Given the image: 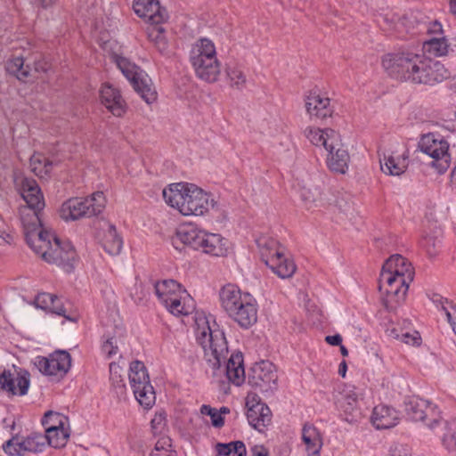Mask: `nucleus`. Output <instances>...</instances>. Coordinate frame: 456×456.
<instances>
[{"label":"nucleus","instance_id":"f257e3e1","mask_svg":"<svg viewBox=\"0 0 456 456\" xmlns=\"http://www.w3.org/2000/svg\"><path fill=\"white\" fill-rule=\"evenodd\" d=\"M382 66L391 77L414 84L434 86L450 76L440 61L408 51L385 54Z\"/></svg>","mask_w":456,"mask_h":456},{"label":"nucleus","instance_id":"cd10ccee","mask_svg":"<svg viewBox=\"0 0 456 456\" xmlns=\"http://www.w3.org/2000/svg\"><path fill=\"white\" fill-rule=\"evenodd\" d=\"M348 162L349 154L342 146L338 135L337 143L334 144V149L327 151V164L332 171L345 174L348 168Z\"/></svg>","mask_w":456,"mask_h":456},{"label":"nucleus","instance_id":"f03ea898","mask_svg":"<svg viewBox=\"0 0 456 456\" xmlns=\"http://www.w3.org/2000/svg\"><path fill=\"white\" fill-rule=\"evenodd\" d=\"M197 341L204 351L205 360L214 370H218L222 362L225 364L227 379L235 386H240L245 380L243 355L240 352L231 354L227 359L228 344L224 333L219 329H211L208 325L197 333Z\"/></svg>","mask_w":456,"mask_h":456},{"label":"nucleus","instance_id":"6e6d98bb","mask_svg":"<svg viewBox=\"0 0 456 456\" xmlns=\"http://www.w3.org/2000/svg\"><path fill=\"white\" fill-rule=\"evenodd\" d=\"M103 352L108 355V357H111L118 352V346L115 345L113 338L107 339L102 345Z\"/></svg>","mask_w":456,"mask_h":456},{"label":"nucleus","instance_id":"9b49d317","mask_svg":"<svg viewBox=\"0 0 456 456\" xmlns=\"http://www.w3.org/2000/svg\"><path fill=\"white\" fill-rule=\"evenodd\" d=\"M21 221L27 244L36 254L43 257V254L49 252L53 247V238L56 237L42 229L41 217L36 215L30 217L22 216Z\"/></svg>","mask_w":456,"mask_h":456},{"label":"nucleus","instance_id":"39448f33","mask_svg":"<svg viewBox=\"0 0 456 456\" xmlns=\"http://www.w3.org/2000/svg\"><path fill=\"white\" fill-rule=\"evenodd\" d=\"M219 300L230 319L241 329L248 330L257 321V305L249 293H243L234 284H226L219 290Z\"/></svg>","mask_w":456,"mask_h":456},{"label":"nucleus","instance_id":"2eb2a0df","mask_svg":"<svg viewBox=\"0 0 456 456\" xmlns=\"http://www.w3.org/2000/svg\"><path fill=\"white\" fill-rule=\"evenodd\" d=\"M381 171L387 175L400 176L409 165V151L405 146L397 143L396 145L379 151Z\"/></svg>","mask_w":456,"mask_h":456},{"label":"nucleus","instance_id":"7c9ffc66","mask_svg":"<svg viewBox=\"0 0 456 456\" xmlns=\"http://www.w3.org/2000/svg\"><path fill=\"white\" fill-rule=\"evenodd\" d=\"M216 57V46L214 43L206 37L197 40L190 51V61H194L198 58L200 61Z\"/></svg>","mask_w":456,"mask_h":456},{"label":"nucleus","instance_id":"20e7f679","mask_svg":"<svg viewBox=\"0 0 456 456\" xmlns=\"http://www.w3.org/2000/svg\"><path fill=\"white\" fill-rule=\"evenodd\" d=\"M163 197L183 216H203L214 206L213 197L193 183L170 184L163 190Z\"/></svg>","mask_w":456,"mask_h":456},{"label":"nucleus","instance_id":"e433bc0d","mask_svg":"<svg viewBox=\"0 0 456 456\" xmlns=\"http://www.w3.org/2000/svg\"><path fill=\"white\" fill-rule=\"evenodd\" d=\"M450 45L444 37H434L423 44V50L426 53L435 57L444 56L448 53Z\"/></svg>","mask_w":456,"mask_h":456},{"label":"nucleus","instance_id":"49530a36","mask_svg":"<svg viewBox=\"0 0 456 456\" xmlns=\"http://www.w3.org/2000/svg\"><path fill=\"white\" fill-rule=\"evenodd\" d=\"M200 412L203 415H208L211 418L212 425L215 428H221L224 424V418L221 416V414L216 411V409L212 408L209 405L203 404L200 407Z\"/></svg>","mask_w":456,"mask_h":456},{"label":"nucleus","instance_id":"aec40b11","mask_svg":"<svg viewBox=\"0 0 456 456\" xmlns=\"http://www.w3.org/2000/svg\"><path fill=\"white\" fill-rule=\"evenodd\" d=\"M29 373L25 370H4L0 373V390L12 395H25L29 387Z\"/></svg>","mask_w":456,"mask_h":456},{"label":"nucleus","instance_id":"603ef678","mask_svg":"<svg viewBox=\"0 0 456 456\" xmlns=\"http://www.w3.org/2000/svg\"><path fill=\"white\" fill-rule=\"evenodd\" d=\"M444 312L456 335V305L450 301Z\"/></svg>","mask_w":456,"mask_h":456},{"label":"nucleus","instance_id":"bb28decb","mask_svg":"<svg viewBox=\"0 0 456 456\" xmlns=\"http://www.w3.org/2000/svg\"><path fill=\"white\" fill-rule=\"evenodd\" d=\"M305 108L311 117L320 119L330 117L333 113V107L330 105V98L321 96L320 94L308 96Z\"/></svg>","mask_w":456,"mask_h":456},{"label":"nucleus","instance_id":"a19ab883","mask_svg":"<svg viewBox=\"0 0 456 456\" xmlns=\"http://www.w3.org/2000/svg\"><path fill=\"white\" fill-rule=\"evenodd\" d=\"M123 369L116 362L110 364V379L117 394L123 395L126 391L125 381L122 377Z\"/></svg>","mask_w":456,"mask_h":456},{"label":"nucleus","instance_id":"13d9d810","mask_svg":"<svg viewBox=\"0 0 456 456\" xmlns=\"http://www.w3.org/2000/svg\"><path fill=\"white\" fill-rule=\"evenodd\" d=\"M432 301L436 305V306L441 309L442 311H444V308H446L450 302L447 298L442 297L439 294H435L432 297Z\"/></svg>","mask_w":456,"mask_h":456},{"label":"nucleus","instance_id":"ddd939ff","mask_svg":"<svg viewBox=\"0 0 456 456\" xmlns=\"http://www.w3.org/2000/svg\"><path fill=\"white\" fill-rule=\"evenodd\" d=\"M418 148L437 162L440 171L449 167L451 155L448 142L439 134L428 133L421 136Z\"/></svg>","mask_w":456,"mask_h":456},{"label":"nucleus","instance_id":"09e8293b","mask_svg":"<svg viewBox=\"0 0 456 456\" xmlns=\"http://www.w3.org/2000/svg\"><path fill=\"white\" fill-rule=\"evenodd\" d=\"M55 297V295L50 294V293H39L34 301V304L37 308H40L42 310L48 311L49 307L53 306V298Z\"/></svg>","mask_w":456,"mask_h":456},{"label":"nucleus","instance_id":"a211bd4d","mask_svg":"<svg viewBox=\"0 0 456 456\" xmlns=\"http://www.w3.org/2000/svg\"><path fill=\"white\" fill-rule=\"evenodd\" d=\"M262 248L261 257L265 264L281 279H285V256L283 248L277 247L276 241L261 239L257 240Z\"/></svg>","mask_w":456,"mask_h":456},{"label":"nucleus","instance_id":"473e14b6","mask_svg":"<svg viewBox=\"0 0 456 456\" xmlns=\"http://www.w3.org/2000/svg\"><path fill=\"white\" fill-rule=\"evenodd\" d=\"M102 246L111 256L118 255L122 249L123 240L117 232L115 225L110 224L105 232Z\"/></svg>","mask_w":456,"mask_h":456},{"label":"nucleus","instance_id":"1a4fd4ad","mask_svg":"<svg viewBox=\"0 0 456 456\" xmlns=\"http://www.w3.org/2000/svg\"><path fill=\"white\" fill-rule=\"evenodd\" d=\"M248 384L253 394H262L265 397L272 396L278 389V375L275 365L269 361L256 362L248 376Z\"/></svg>","mask_w":456,"mask_h":456},{"label":"nucleus","instance_id":"6ab92c4d","mask_svg":"<svg viewBox=\"0 0 456 456\" xmlns=\"http://www.w3.org/2000/svg\"><path fill=\"white\" fill-rule=\"evenodd\" d=\"M45 446V437L42 434L33 433L20 440L12 437L3 446L4 452L10 455H23L25 452H40Z\"/></svg>","mask_w":456,"mask_h":456},{"label":"nucleus","instance_id":"8fccbe9b","mask_svg":"<svg viewBox=\"0 0 456 456\" xmlns=\"http://www.w3.org/2000/svg\"><path fill=\"white\" fill-rule=\"evenodd\" d=\"M62 419L63 416L60 413L49 411L45 413L42 419V425L45 427V430L53 424L62 426Z\"/></svg>","mask_w":456,"mask_h":456},{"label":"nucleus","instance_id":"4d7b16f0","mask_svg":"<svg viewBox=\"0 0 456 456\" xmlns=\"http://www.w3.org/2000/svg\"><path fill=\"white\" fill-rule=\"evenodd\" d=\"M30 3L37 8L49 9L53 7L58 0H29Z\"/></svg>","mask_w":456,"mask_h":456},{"label":"nucleus","instance_id":"58836bf2","mask_svg":"<svg viewBox=\"0 0 456 456\" xmlns=\"http://www.w3.org/2000/svg\"><path fill=\"white\" fill-rule=\"evenodd\" d=\"M442 444L448 451L456 450V419L444 422Z\"/></svg>","mask_w":456,"mask_h":456},{"label":"nucleus","instance_id":"e2e57ef3","mask_svg":"<svg viewBox=\"0 0 456 456\" xmlns=\"http://www.w3.org/2000/svg\"><path fill=\"white\" fill-rule=\"evenodd\" d=\"M34 68L36 71H43L45 72L49 66L45 61H35L34 62Z\"/></svg>","mask_w":456,"mask_h":456},{"label":"nucleus","instance_id":"9d476101","mask_svg":"<svg viewBox=\"0 0 456 456\" xmlns=\"http://www.w3.org/2000/svg\"><path fill=\"white\" fill-rule=\"evenodd\" d=\"M129 381L139 403L145 408L151 407L155 402V392L143 362L140 361L131 362Z\"/></svg>","mask_w":456,"mask_h":456},{"label":"nucleus","instance_id":"393cba45","mask_svg":"<svg viewBox=\"0 0 456 456\" xmlns=\"http://www.w3.org/2000/svg\"><path fill=\"white\" fill-rule=\"evenodd\" d=\"M194 72L200 79L213 83L216 82L220 75L221 67L217 57L200 61L198 58L194 61H190Z\"/></svg>","mask_w":456,"mask_h":456},{"label":"nucleus","instance_id":"a878e982","mask_svg":"<svg viewBox=\"0 0 456 456\" xmlns=\"http://www.w3.org/2000/svg\"><path fill=\"white\" fill-rule=\"evenodd\" d=\"M399 421L398 411L385 404L374 407L371 415V422L377 429H386L395 427Z\"/></svg>","mask_w":456,"mask_h":456},{"label":"nucleus","instance_id":"0e129e2a","mask_svg":"<svg viewBox=\"0 0 456 456\" xmlns=\"http://www.w3.org/2000/svg\"><path fill=\"white\" fill-rule=\"evenodd\" d=\"M387 336L392 338H395V339H397V340H400L401 339V334L402 332L399 331L397 329L395 328H388L387 330Z\"/></svg>","mask_w":456,"mask_h":456},{"label":"nucleus","instance_id":"864d4df0","mask_svg":"<svg viewBox=\"0 0 456 456\" xmlns=\"http://www.w3.org/2000/svg\"><path fill=\"white\" fill-rule=\"evenodd\" d=\"M391 456H411L410 448L405 444H396L390 447Z\"/></svg>","mask_w":456,"mask_h":456},{"label":"nucleus","instance_id":"c9c22d12","mask_svg":"<svg viewBox=\"0 0 456 456\" xmlns=\"http://www.w3.org/2000/svg\"><path fill=\"white\" fill-rule=\"evenodd\" d=\"M6 70L19 80H24L29 76L31 68L28 63L25 64L24 57L17 56L7 61Z\"/></svg>","mask_w":456,"mask_h":456},{"label":"nucleus","instance_id":"4c0bfd02","mask_svg":"<svg viewBox=\"0 0 456 456\" xmlns=\"http://www.w3.org/2000/svg\"><path fill=\"white\" fill-rule=\"evenodd\" d=\"M216 456H246L247 454L246 446L241 441L218 443L216 445Z\"/></svg>","mask_w":456,"mask_h":456},{"label":"nucleus","instance_id":"de8ad7c7","mask_svg":"<svg viewBox=\"0 0 456 456\" xmlns=\"http://www.w3.org/2000/svg\"><path fill=\"white\" fill-rule=\"evenodd\" d=\"M421 247L424 248L428 255L434 256L436 253V249L440 247L441 240L435 236L426 235L421 240Z\"/></svg>","mask_w":456,"mask_h":456},{"label":"nucleus","instance_id":"37998d69","mask_svg":"<svg viewBox=\"0 0 456 456\" xmlns=\"http://www.w3.org/2000/svg\"><path fill=\"white\" fill-rule=\"evenodd\" d=\"M150 456H176L175 452L171 449L170 438L162 437L158 440Z\"/></svg>","mask_w":456,"mask_h":456},{"label":"nucleus","instance_id":"6e6552de","mask_svg":"<svg viewBox=\"0 0 456 456\" xmlns=\"http://www.w3.org/2000/svg\"><path fill=\"white\" fill-rule=\"evenodd\" d=\"M105 203L102 191L94 192L86 198L69 199L62 204L60 216L65 221H76L84 217L94 216L102 212Z\"/></svg>","mask_w":456,"mask_h":456},{"label":"nucleus","instance_id":"423d86ee","mask_svg":"<svg viewBox=\"0 0 456 456\" xmlns=\"http://www.w3.org/2000/svg\"><path fill=\"white\" fill-rule=\"evenodd\" d=\"M227 241L216 233H208L196 225H182L172 238L173 246L181 250L180 244L190 246L194 249H202L206 254L215 256H224L227 252Z\"/></svg>","mask_w":456,"mask_h":456},{"label":"nucleus","instance_id":"052dcab7","mask_svg":"<svg viewBox=\"0 0 456 456\" xmlns=\"http://www.w3.org/2000/svg\"><path fill=\"white\" fill-rule=\"evenodd\" d=\"M305 284H306L305 280L302 279L299 282V287L297 289H298V299L302 300L304 302H306L307 297H308V295L305 291Z\"/></svg>","mask_w":456,"mask_h":456},{"label":"nucleus","instance_id":"5701e85b","mask_svg":"<svg viewBox=\"0 0 456 456\" xmlns=\"http://www.w3.org/2000/svg\"><path fill=\"white\" fill-rule=\"evenodd\" d=\"M21 197L28 204L32 216L40 217V213L45 208V200L40 188L35 180L24 179L21 187Z\"/></svg>","mask_w":456,"mask_h":456},{"label":"nucleus","instance_id":"c03bdc74","mask_svg":"<svg viewBox=\"0 0 456 456\" xmlns=\"http://www.w3.org/2000/svg\"><path fill=\"white\" fill-rule=\"evenodd\" d=\"M297 186L300 191V196L305 203H314L321 200L322 193L318 187H305V185L301 186L300 183Z\"/></svg>","mask_w":456,"mask_h":456},{"label":"nucleus","instance_id":"2f4dec72","mask_svg":"<svg viewBox=\"0 0 456 456\" xmlns=\"http://www.w3.org/2000/svg\"><path fill=\"white\" fill-rule=\"evenodd\" d=\"M302 439L306 446L308 456H319L322 442L318 430L311 425H305Z\"/></svg>","mask_w":456,"mask_h":456},{"label":"nucleus","instance_id":"72a5a7b5","mask_svg":"<svg viewBox=\"0 0 456 456\" xmlns=\"http://www.w3.org/2000/svg\"><path fill=\"white\" fill-rule=\"evenodd\" d=\"M45 444H48L52 447L60 448L65 445L68 434L65 432L62 426H58L55 424L51 425L45 430Z\"/></svg>","mask_w":456,"mask_h":456},{"label":"nucleus","instance_id":"bf43d9fd","mask_svg":"<svg viewBox=\"0 0 456 456\" xmlns=\"http://www.w3.org/2000/svg\"><path fill=\"white\" fill-rule=\"evenodd\" d=\"M250 452L251 456H268L267 450L263 445H254Z\"/></svg>","mask_w":456,"mask_h":456},{"label":"nucleus","instance_id":"680f3d73","mask_svg":"<svg viewBox=\"0 0 456 456\" xmlns=\"http://www.w3.org/2000/svg\"><path fill=\"white\" fill-rule=\"evenodd\" d=\"M325 340L331 346H340L342 343V337L339 334L327 336Z\"/></svg>","mask_w":456,"mask_h":456},{"label":"nucleus","instance_id":"69168bd1","mask_svg":"<svg viewBox=\"0 0 456 456\" xmlns=\"http://www.w3.org/2000/svg\"><path fill=\"white\" fill-rule=\"evenodd\" d=\"M286 268H287V273H289V274H287V278L290 277L293 273H295L296 270H297V266H296L294 261L293 260L289 261L288 257H287Z\"/></svg>","mask_w":456,"mask_h":456},{"label":"nucleus","instance_id":"774afa93","mask_svg":"<svg viewBox=\"0 0 456 456\" xmlns=\"http://www.w3.org/2000/svg\"><path fill=\"white\" fill-rule=\"evenodd\" d=\"M346 369H347V367H346V362L345 361L341 362L339 364V367H338L339 375H341L342 377H345Z\"/></svg>","mask_w":456,"mask_h":456},{"label":"nucleus","instance_id":"c756f323","mask_svg":"<svg viewBox=\"0 0 456 456\" xmlns=\"http://www.w3.org/2000/svg\"><path fill=\"white\" fill-rule=\"evenodd\" d=\"M338 407L343 411L346 417L345 419L349 422H356L361 417V411L358 407L357 395L354 392L349 391L341 395L338 399Z\"/></svg>","mask_w":456,"mask_h":456},{"label":"nucleus","instance_id":"4be33fe9","mask_svg":"<svg viewBox=\"0 0 456 456\" xmlns=\"http://www.w3.org/2000/svg\"><path fill=\"white\" fill-rule=\"evenodd\" d=\"M305 137L314 146L322 147L326 151L334 149L338 134L330 128L321 129L314 126H307L304 130Z\"/></svg>","mask_w":456,"mask_h":456},{"label":"nucleus","instance_id":"c85d7f7f","mask_svg":"<svg viewBox=\"0 0 456 456\" xmlns=\"http://www.w3.org/2000/svg\"><path fill=\"white\" fill-rule=\"evenodd\" d=\"M154 289L156 296L162 304L168 303L170 297H175L178 294H184L185 297H189L186 290L183 289L181 284L175 280L157 281Z\"/></svg>","mask_w":456,"mask_h":456},{"label":"nucleus","instance_id":"0eeeda50","mask_svg":"<svg viewBox=\"0 0 456 456\" xmlns=\"http://www.w3.org/2000/svg\"><path fill=\"white\" fill-rule=\"evenodd\" d=\"M112 58L141 98L148 104L154 102L157 100V92L149 75L123 56L115 54Z\"/></svg>","mask_w":456,"mask_h":456},{"label":"nucleus","instance_id":"b1692460","mask_svg":"<svg viewBox=\"0 0 456 456\" xmlns=\"http://www.w3.org/2000/svg\"><path fill=\"white\" fill-rule=\"evenodd\" d=\"M102 103L114 115L120 117L125 113L126 103L119 91L111 85L104 84L100 91Z\"/></svg>","mask_w":456,"mask_h":456},{"label":"nucleus","instance_id":"5fc2aeb1","mask_svg":"<svg viewBox=\"0 0 456 456\" xmlns=\"http://www.w3.org/2000/svg\"><path fill=\"white\" fill-rule=\"evenodd\" d=\"M401 341L404 342L408 345H419L420 337L418 332H414L413 334H410L409 332H402L401 334Z\"/></svg>","mask_w":456,"mask_h":456},{"label":"nucleus","instance_id":"f8f14e48","mask_svg":"<svg viewBox=\"0 0 456 456\" xmlns=\"http://www.w3.org/2000/svg\"><path fill=\"white\" fill-rule=\"evenodd\" d=\"M34 364L43 375L60 379L69 370L71 356L67 351L56 350L47 357L37 356Z\"/></svg>","mask_w":456,"mask_h":456},{"label":"nucleus","instance_id":"7ed1b4c3","mask_svg":"<svg viewBox=\"0 0 456 456\" xmlns=\"http://www.w3.org/2000/svg\"><path fill=\"white\" fill-rule=\"evenodd\" d=\"M411 264L401 255H394L383 265L379 276V289L387 296V307L404 300L409 284L413 281Z\"/></svg>","mask_w":456,"mask_h":456},{"label":"nucleus","instance_id":"338daca9","mask_svg":"<svg viewBox=\"0 0 456 456\" xmlns=\"http://www.w3.org/2000/svg\"><path fill=\"white\" fill-rule=\"evenodd\" d=\"M12 240V236L8 232L4 231H0V243H10Z\"/></svg>","mask_w":456,"mask_h":456},{"label":"nucleus","instance_id":"f704fd0d","mask_svg":"<svg viewBox=\"0 0 456 456\" xmlns=\"http://www.w3.org/2000/svg\"><path fill=\"white\" fill-rule=\"evenodd\" d=\"M29 165L31 171L43 178L47 176L53 169V163L41 153H35L30 157Z\"/></svg>","mask_w":456,"mask_h":456},{"label":"nucleus","instance_id":"3c124183","mask_svg":"<svg viewBox=\"0 0 456 456\" xmlns=\"http://www.w3.org/2000/svg\"><path fill=\"white\" fill-rule=\"evenodd\" d=\"M48 311L53 314H55L57 315L63 316L71 322H76V320H77L76 318H71V317L66 315V310H65L64 306L62 305V303L61 302V300L56 296L53 298V306L49 307Z\"/></svg>","mask_w":456,"mask_h":456},{"label":"nucleus","instance_id":"a18cd8bd","mask_svg":"<svg viewBox=\"0 0 456 456\" xmlns=\"http://www.w3.org/2000/svg\"><path fill=\"white\" fill-rule=\"evenodd\" d=\"M226 72L231 81L232 86L240 89L245 85L246 77L239 68L229 66L226 69Z\"/></svg>","mask_w":456,"mask_h":456},{"label":"nucleus","instance_id":"dca6fc26","mask_svg":"<svg viewBox=\"0 0 456 456\" xmlns=\"http://www.w3.org/2000/svg\"><path fill=\"white\" fill-rule=\"evenodd\" d=\"M52 246L49 252L43 254V259L50 264L61 266L68 273L71 272L77 259V253L71 242L56 237L53 238Z\"/></svg>","mask_w":456,"mask_h":456},{"label":"nucleus","instance_id":"79ce46f5","mask_svg":"<svg viewBox=\"0 0 456 456\" xmlns=\"http://www.w3.org/2000/svg\"><path fill=\"white\" fill-rule=\"evenodd\" d=\"M166 30H148L147 37L156 46L159 53L165 54L168 53V39L165 34Z\"/></svg>","mask_w":456,"mask_h":456},{"label":"nucleus","instance_id":"ea45409f","mask_svg":"<svg viewBox=\"0 0 456 456\" xmlns=\"http://www.w3.org/2000/svg\"><path fill=\"white\" fill-rule=\"evenodd\" d=\"M182 295L170 297L168 303L163 304L174 315H189L194 308L192 305H187L185 302L182 304L181 300L183 298Z\"/></svg>","mask_w":456,"mask_h":456},{"label":"nucleus","instance_id":"4468645a","mask_svg":"<svg viewBox=\"0 0 456 456\" xmlns=\"http://www.w3.org/2000/svg\"><path fill=\"white\" fill-rule=\"evenodd\" d=\"M405 413L413 421H423L430 429H435L441 422L440 411L430 402L419 397L405 401Z\"/></svg>","mask_w":456,"mask_h":456},{"label":"nucleus","instance_id":"412c9836","mask_svg":"<svg viewBox=\"0 0 456 456\" xmlns=\"http://www.w3.org/2000/svg\"><path fill=\"white\" fill-rule=\"evenodd\" d=\"M133 9L145 22L159 25L167 18V10L160 6L159 0H134Z\"/></svg>","mask_w":456,"mask_h":456},{"label":"nucleus","instance_id":"f3484780","mask_svg":"<svg viewBox=\"0 0 456 456\" xmlns=\"http://www.w3.org/2000/svg\"><path fill=\"white\" fill-rule=\"evenodd\" d=\"M247 419L248 424L259 432L271 423V411L269 407L261 402L258 395L248 393L246 398Z\"/></svg>","mask_w":456,"mask_h":456}]
</instances>
